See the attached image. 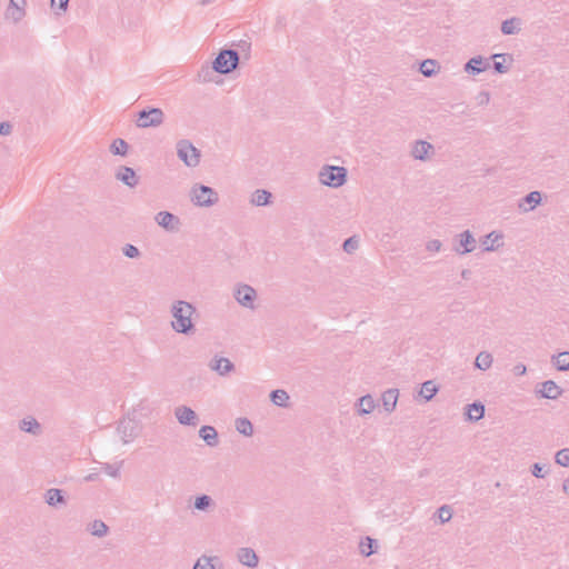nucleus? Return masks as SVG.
<instances>
[{"label": "nucleus", "instance_id": "obj_1", "mask_svg": "<svg viewBox=\"0 0 569 569\" xmlns=\"http://www.w3.org/2000/svg\"><path fill=\"white\" fill-rule=\"evenodd\" d=\"M197 313L196 307L186 300H176L170 307L172 317L171 328L174 332L191 336L196 331L193 316Z\"/></svg>", "mask_w": 569, "mask_h": 569}, {"label": "nucleus", "instance_id": "obj_2", "mask_svg": "<svg viewBox=\"0 0 569 569\" xmlns=\"http://www.w3.org/2000/svg\"><path fill=\"white\" fill-rule=\"evenodd\" d=\"M321 184L330 188H339L347 181L348 171L345 167L325 164L318 173Z\"/></svg>", "mask_w": 569, "mask_h": 569}, {"label": "nucleus", "instance_id": "obj_3", "mask_svg": "<svg viewBox=\"0 0 569 569\" xmlns=\"http://www.w3.org/2000/svg\"><path fill=\"white\" fill-rule=\"evenodd\" d=\"M190 200L197 207H212L218 203L219 194L211 187L196 183L190 189Z\"/></svg>", "mask_w": 569, "mask_h": 569}, {"label": "nucleus", "instance_id": "obj_4", "mask_svg": "<svg viewBox=\"0 0 569 569\" xmlns=\"http://www.w3.org/2000/svg\"><path fill=\"white\" fill-rule=\"evenodd\" d=\"M239 64V53L233 49L221 50L212 62V68L220 74L232 72Z\"/></svg>", "mask_w": 569, "mask_h": 569}, {"label": "nucleus", "instance_id": "obj_5", "mask_svg": "<svg viewBox=\"0 0 569 569\" xmlns=\"http://www.w3.org/2000/svg\"><path fill=\"white\" fill-rule=\"evenodd\" d=\"M177 156L187 167L194 168L200 163V150L187 139L177 142Z\"/></svg>", "mask_w": 569, "mask_h": 569}, {"label": "nucleus", "instance_id": "obj_6", "mask_svg": "<svg viewBox=\"0 0 569 569\" xmlns=\"http://www.w3.org/2000/svg\"><path fill=\"white\" fill-rule=\"evenodd\" d=\"M164 113L160 108L143 109L137 113L136 126L138 128H156L163 123Z\"/></svg>", "mask_w": 569, "mask_h": 569}, {"label": "nucleus", "instance_id": "obj_7", "mask_svg": "<svg viewBox=\"0 0 569 569\" xmlns=\"http://www.w3.org/2000/svg\"><path fill=\"white\" fill-rule=\"evenodd\" d=\"M233 298L243 308L253 310L257 300V291L253 287L246 283H238L233 289Z\"/></svg>", "mask_w": 569, "mask_h": 569}, {"label": "nucleus", "instance_id": "obj_8", "mask_svg": "<svg viewBox=\"0 0 569 569\" xmlns=\"http://www.w3.org/2000/svg\"><path fill=\"white\" fill-rule=\"evenodd\" d=\"M27 0H9L4 11V19L17 24L23 20L27 14Z\"/></svg>", "mask_w": 569, "mask_h": 569}, {"label": "nucleus", "instance_id": "obj_9", "mask_svg": "<svg viewBox=\"0 0 569 569\" xmlns=\"http://www.w3.org/2000/svg\"><path fill=\"white\" fill-rule=\"evenodd\" d=\"M410 154L415 160L428 161L435 154V147L430 142L419 139L412 142Z\"/></svg>", "mask_w": 569, "mask_h": 569}, {"label": "nucleus", "instance_id": "obj_10", "mask_svg": "<svg viewBox=\"0 0 569 569\" xmlns=\"http://www.w3.org/2000/svg\"><path fill=\"white\" fill-rule=\"evenodd\" d=\"M457 244L453 246V251L458 254L470 253L476 249L477 241L469 230L456 236Z\"/></svg>", "mask_w": 569, "mask_h": 569}, {"label": "nucleus", "instance_id": "obj_11", "mask_svg": "<svg viewBox=\"0 0 569 569\" xmlns=\"http://www.w3.org/2000/svg\"><path fill=\"white\" fill-rule=\"evenodd\" d=\"M154 220L161 228L169 232H177L181 224L179 217L169 211H159L154 216Z\"/></svg>", "mask_w": 569, "mask_h": 569}, {"label": "nucleus", "instance_id": "obj_12", "mask_svg": "<svg viewBox=\"0 0 569 569\" xmlns=\"http://www.w3.org/2000/svg\"><path fill=\"white\" fill-rule=\"evenodd\" d=\"M174 417L182 426L196 427L199 423V418L194 410L188 406H178L174 409Z\"/></svg>", "mask_w": 569, "mask_h": 569}, {"label": "nucleus", "instance_id": "obj_13", "mask_svg": "<svg viewBox=\"0 0 569 569\" xmlns=\"http://www.w3.org/2000/svg\"><path fill=\"white\" fill-rule=\"evenodd\" d=\"M490 68V62L488 59L482 58L481 56H477L467 61L463 67L465 72L476 76L486 71Z\"/></svg>", "mask_w": 569, "mask_h": 569}, {"label": "nucleus", "instance_id": "obj_14", "mask_svg": "<svg viewBox=\"0 0 569 569\" xmlns=\"http://www.w3.org/2000/svg\"><path fill=\"white\" fill-rule=\"evenodd\" d=\"M541 200V192L531 191L519 201L518 208L521 212H529L540 204Z\"/></svg>", "mask_w": 569, "mask_h": 569}, {"label": "nucleus", "instance_id": "obj_15", "mask_svg": "<svg viewBox=\"0 0 569 569\" xmlns=\"http://www.w3.org/2000/svg\"><path fill=\"white\" fill-rule=\"evenodd\" d=\"M237 558L240 563L249 568H256L259 563V558L252 548L242 547L238 549Z\"/></svg>", "mask_w": 569, "mask_h": 569}, {"label": "nucleus", "instance_id": "obj_16", "mask_svg": "<svg viewBox=\"0 0 569 569\" xmlns=\"http://www.w3.org/2000/svg\"><path fill=\"white\" fill-rule=\"evenodd\" d=\"M116 178L130 188L136 187L139 182L136 171L126 166L119 168Z\"/></svg>", "mask_w": 569, "mask_h": 569}, {"label": "nucleus", "instance_id": "obj_17", "mask_svg": "<svg viewBox=\"0 0 569 569\" xmlns=\"http://www.w3.org/2000/svg\"><path fill=\"white\" fill-rule=\"evenodd\" d=\"M502 233L492 231L487 236L482 237L480 242L483 247V251H495L502 246L501 242Z\"/></svg>", "mask_w": 569, "mask_h": 569}, {"label": "nucleus", "instance_id": "obj_18", "mask_svg": "<svg viewBox=\"0 0 569 569\" xmlns=\"http://www.w3.org/2000/svg\"><path fill=\"white\" fill-rule=\"evenodd\" d=\"M209 367L211 370L217 371L220 376H226L234 369V365L227 358H213Z\"/></svg>", "mask_w": 569, "mask_h": 569}, {"label": "nucleus", "instance_id": "obj_19", "mask_svg": "<svg viewBox=\"0 0 569 569\" xmlns=\"http://www.w3.org/2000/svg\"><path fill=\"white\" fill-rule=\"evenodd\" d=\"M539 393L542 398L553 400L561 396L562 390L555 381L547 380L541 383V389L539 390Z\"/></svg>", "mask_w": 569, "mask_h": 569}, {"label": "nucleus", "instance_id": "obj_20", "mask_svg": "<svg viewBox=\"0 0 569 569\" xmlns=\"http://www.w3.org/2000/svg\"><path fill=\"white\" fill-rule=\"evenodd\" d=\"M44 501L50 507L63 506L67 502L63 491L57 488H51L46 491Z\"/></svg>", "mask_w": 569, "mask_h": 569}, {"label": "nucleus", "instance_id": "obj_21", "mask_svg": "<svg viewBox=\"0 0 569 569\" xmlns=\"http://www.w3.org/2000/svg\"><path fill=\"white\" fill-rule=\"evenodd\" d=\"M398 397H399V390L395 389V388L388 389L382 393V397H381L382 405H383V409L387 412L390 413L396 409Z\"/></svg>", "mask_w": 569, "mask_h": 569}, {"label": "nucleus", "instance_id": "obj_22", "mask_svg": "<svg viewBox=\"0 0 569 569\" xmlns=\"http://www.w3.org/2000/svg\"><path fill=\"white\" fill-rule=\"evenodd\" d=\"M356 406L360 416L369 415L375 410L376 401L371 395H366L358 399Z\"/></svg>", "mask_w": 569, "mask_h": 569}, {"label": "nucleus", "instance_id": "obj_23", "mask_svg": "<svg viewBox=\"0 0 569 569\" xmlns=\"http://www.w3.org/2000/svg\"><path fill=\"white\" fill-rule=\"evenodd\" d=\"M200 438L210 447H216L219 443L218 432L211 426H203L199 430Z\"/></svg>", "mask_w": 569, "mask_h": 569}, {"label": "nucleus", "instance_id": "obj_24", "mask_svg": "<svg viewBox=\"0 0 569 569\" xmlns=\"http://www.w3.org/2000/svg\"><path fill=\"white\" fill-rule=\"evenodd\" d=\"M123 443L130 442L134 437V427L131 421H121L117 428Z\"/></svg>", "mask_w": 569, "mask_h": 569}, {"label": "nucleus", "instance_id": "obj_25", "mask_svg": "<svg viewBox=\"0 0 569 569\" xmlns=\"http://www.w3.org/2000/svg\"><path fill=\"white\" fill-rule=\"evenodd\" d=\"M271 192L258 189L252 193L250 202L257 207L267 206L271 202Z\"/></svg>", "mask_w": 569, "mask_h": 569}, {"label": "nucleus", "instance_id": "obj_26", "mask_svg": "<svg viewBox=\"0 0 569 569\" xmlns=\"http://www.w3.org/2000/svg\"><path fill=\"white\" fill-rule=\"evenodd\" d=\"M419 70L425 77L430 78L440 70V66L433 59H426L420 63Z\"/></svg>", "mask_w": 569, "mask_h": 569}, {"label": "nucleus", "instance_id": "obj_27", "mask_svg": "<svg viewBox=\"0 0 569 569\" xmlns=\"http://www.w3.org/2000/svg\"><path fill=\"white\" fill-rule=\"evenodd\" d=\"M289 399L288 392L283 389H277L270 393V400L278 407L287 408L289 406Z\"/></svg>", "mask_w": 569, "mask_h": 569}, {"label": "nucleus", "instance_id": "obj_28", "mask_svg": "<svg viewBox=\"0 0 569 569\" xmlns=\"http://www.w3.org/2000/svg\"><path fill=\"white\" fill-rule=\"evenodd\" d=\"M492 361H493V358L490 352L481 351L476 357L475 367L479 370L486 371L491 367Z\"/></svg>", "mask_w": 569, "mask_h": 569}, {"label": "nucleus", "instance_id": "obj_29", "mask_svg": "<svg viewBox=\"0 0 569 569\" xmlns=\"http://www.w3.org/2000/svg\"><path fill=\"white\" fill-rule=\"evenodd\" d=\"M467 416L470 421H478L485 416V406L481 402H473L467 406Z\"/></svg>", "mask_w": 569, "mask_h": 569}, {"label": "nucleus", "instance_id": "obj_30", "mask_svg": "<svg viewBox=\"0 0 569 569\" xmlns=\"http://www.w3.org/2000/svg\"><path fill=\"white\" fill-rule=\"evenodd\" d=\"M20 429L31 435H39L41 426L34 418H24L20 421Z\"/></svg>", "mask_w": 569, "mask_h": 569}, {"label": "nucleus", "instance_id": "obj_31", "mask_svg": "<svg viewBox=\"0 0 569 569\" xmlns=\"http://www.w3.org/2000/svg\"><path fill=\"white\" fill-rule=\"evenodd\" d=\"M552 362L559 371L569 370V351L559 352L552 357Z\"/></svg>", "mask_w": 569, "mask_h": 569}, {"label": "nucleus", "instance_id": "obj_32", "mask_svg": "<svg viewBox=\"0 0 569 569\" xmlns=\"http://www.w3.org/2000/svg\"><path fill=\"white\" fill-rule=\"evenodd\" d=\"M214 562H219L218 557L201 556L196 561L193 569H217Z\"/></svg>", "mask_w": 569, "mask_h": 569}, {"label": "nucleus", "instance_id": "obj_33", "mask_svg": "<svg viewBox=\"0 0 569 569\" xmlns=\"http://www.w3.org/2000/svg\"><path fill=\"white\" fill-rule=\"evenodd\" d=\"M359 548H360V552L368 557L372 553L376 552L377 550V540L370 538V537H366L365 539H362L360 541V545H359Z\"/></svg>", "mask_w": 569, "mask_h": 569}, {"label": "nucleus", "instance_id": "obj_34", "mask_svg": "<svg viewBox=\"0 0 569 569\" xmlns=\"http://www.w3.org/2000/svg\"><path fill=\"white\" fill-rule=\"evenodd\" d=\"M236 429L246 437H250L253 433V426L247 418H238L236 420Z\"/></svg>", "mask_w": 569, "mask_h": 569}, {"label": "nucleus", "instance_id": "obj_35", "mask_svg": "<svg viewBox=\"0 0 569 569\" xmlns=\"http://www.w3.org/2000/svg\"><path fill=\"white\" fill-rule=\"evenodd\" d=\"M437 391L438 388L435 382L428 380L422 383L420 395L426 399V401H430L436 396Z\"/></svg>", "mask_w": 569, "mask_h": 569}, {"label": "nucleus", "instance_id": "obj_36", "mask_svg": "<svg viewBox=\"0 0 569 569\" xmlns=\"http://www.w3.org/2000/svg\"><path fill=\"white\" fill-rule=\"evenodd\" d=\"M129 149V144L121 138L113 140L110 146V152L116 156H126Z\"/></svg>", "mask_w": 569, "mask_h": 569}, {"label": "nucleus", "instance_id": "obj_37", "mask_svg": "<svg viewBox=\"0 0 569 569\" xmlns=\"http://www.w3.org/2000/svg\"><path fill=\"white\" fill-rule=\"evenodd\" d=\"M212 506H213V500L208 495L198 496L194 499V503H193L194 509H197L199 511H207Z\"/></svg>", "mask_w": 569, "mask_h": 569}, {"label": "nucleus", "instance_id": "obj_38", "mask_svg": "<svg viewBox=\"0 0 569 569\" xmlns=\"http://www.w3.org/2000/svg\"><path fill=\"white\" fill-rule=\"evenodd\" d=\"M108 526L102 520H94L90 525V532L92 536L102 538L108 533Z\"/></svg>", "mask_w": 569, "mask_h": 569}, {"label": "nucleus", "instance_id": "obj_39", "mask_svg": "<svg viewBox=\"0 0 569 569\" xmlns=\"http://www.w3.org/2000/svg\"><path fill=\"white\" fill-rule=\"evenodd\" d=\"M122 462L118 465L101 463V470L112 478H119Z\"/></svg>", "mask_w": 569, "mask_h": 569}, {"label": "nucleus", "instance_id": "obj_40", "mask_svg": "<svg viewBox=\"0 0 569 569\" xmlns=\"http://www.w3.org/2000/svg\"><path fill=\"white\" fill-rule=\"evenodd\" d=\"M343 251L352 253L359 248V239L356 236L349 237L343 241Z\"/></svg>", "mask_w": 569, "mask_h": 569}, {"label": "nucleus", "instance_id": "obj_41", "mask_svg": "<svg viewBox=\"0 0 569 569\" xmlns=\"http://www.w3.org/2000/svg\"><path fill=\"white\" fill-rule=\"evenodd\" d=\"M518 23V19L516 18H511V19H508V20H505L501 24V32L503 34H513L516 33V30H517V24Z\"/></svg>", "mask_w": 569, "mask_h": 569}, {"label": "nucleus", "instance_id": "obj_42", "mask_svg": "<svg viewBox=\"0 0 569 569\" xmlns=\"http://www.w3.org/2000/svg\"><path fill=\"white\" fill-rule=\"evenodd\" d=\"M556 463L568 467L569 466V448L559 450L555 456Z\"/></svg>", "mask_w": 569, "mask_h": 569}, {"label": "nucleus", "instance_id": "obj_43", "mask_svg": "<svg viewBox=\"0 0 569 569\" xmlns=\"http://www.w3.org/2000/svg\"><path fill=\"white\" fill-rule=\"evenodd\" d=\"M438 517L441 523L448 522L452 517V509L448 505H443L438 509Z\"/></svg>", "mask_w": 569, "mask_h": 569}, {"label": "nucleus", "instance_id": "obj_44", "mask_svg": "<svg viewBox=\"0 0 569 569\" xmlns=\"http://www.w3.org/2000/svg\"><path fill=\"white\" fill-rule=\"evenodd\" d=\"M122 253L130 259L139 258L141 254L140 250L131 243H127L122 247Z\"/></svg>", "mask_w": 569, "mask_h": 569}, {"label": "nucleus", "instance_id": "obj_45", "mask_svg": "<svg viewBox=\"0 0 569 569\" xmlns=\"http://www.w3.org/2000/svg\"><path fill=\"white\" fill-rule=\"evenodd\" d=\"M543 469H545L543 466H541L540 463L536 462V463H533L531 466V473L536 478H545L547 476L548 471H545Z\"/></svg>", "mask_w": 569, "mask_h": 569}, {"label": "nucleus", "instance_id": "obj_46", "mask_svg": "<svg viewBox=\"0 0 569 569\" xmlns=\"http://www.w3.org/2000/svg\"><path fill=\"white\" fill-rule=\"evenodd\" d=\"M442 247V243L440 240H437V239H433V240H430L428 241L426 248L428 251H431V252H438L440 251Z\"/></svg>", "mask_w": 569, "mask_h": 569}, {"label": "nucleus", "instance_id": "obj_47", "mask_svg": "<svg viewBox=\"0 0 569 569\" xmlns=\"http://www.w3.org/2000/svg\"><path fill=\"white\" fill-rule=\"evenodd\" d=\"M477 101H478V104L479 106H486L489 103L490 101V94L488 91H481L478 97H477Z\"/></svg>", "mask_w": 569, "mask_h": 569}, {"label": "nucleus", "instance_id": "obj_48", "mask_svg": "<svg viewBox=\"0 0 569 569\" xmlns=\"http://www.w3.org/2000/svg\"><path fill=\"white\" fill-rule=\"evenodd\" d=\"M12 131V126L10 122L3 121L0 123V134L8 136Z\"/></svg>", "mask_w": 569, "mask_h": 569}, {"label": "nucleus", "instance_id": "obj_49", "mask_svg": "<svg viewBox=\"0 0 569 569\" xmlns=\"http://www.w3.org/2000/svg\"><path fill=\"white\" fill-rule=\"evenodd\" d=\"M69 0H51V7L54 8L58 6V8L62 11H66L68 9Z\"/></svg>", "mask_w": 569, "mask_h": 569}, {"label": "nucleus", "instance_id": "obj_50", "mask_svg": "<svg viewBox=\"0 0 569 569\" xmlns=\"http://www.w3.org/2000/svg\"><path fill=\"white\" fill-rule=\"evenodd\" d=\"M493 69L498 73H506L508 71V68L502 62L499 61L493 62Z\"/></svg>", "mask_w": 569, "mask_h": 569}, {"label": "nucleus", "instance_id": "obj_51", "mask_svg": "<svg viewBox=\"0 0 569 569\" xmlns=\"http://www.w3.org/2000/svg\"><path fill=\"white\" fill-rule=\"evenodd\" d=\"M526 370H527V369H526V366H525V365H522V363H519V365H517V366L515 367V372H516V375H518V376H522V375H525V373H526Z\"/></svg>", "mask_w": 569, "mask_h": 569}, {"label": "nucleus", "instance_id": "obj_52", "mask_svg": "<svg viewBox=\"0 0 569 569\" xmlns=\"http://www.w3.org/2000/svg\"><path fill=\"white\" fill-rule=\"evenodd\" d=\"M98 472H91L84 477V481H96L98 479Z\"/></svg>", "mask_w": 569, "mask_h": 569}, {"label": "nucleus", "instance_id": "obj_53", "mask_svg": "<svg viewBox=\"0 0 569 569\" xmlns=\"http://www.w3.org/2000/svg\"><path fill=\"white\" fill-rule=\"evenodd\" d=\"M562 490H563L565 492H569V478H568V479H566V480L563 481V483H562Z\"/></svg>", "mask_w": 569, "mask_h": 569}, {"label": "nucleus", "instance_id": "obj_54", "mask_svg": "<svg viewBox=\"0 0 569 569\" xmlns=\"http://www.w3.org/2000/svg\"><path fill=\"white\" fill-rule=\"evenodd\" d=\"M469 276H470V270H468V269L462 270V272H461V277H462L463 279H468V278H469Z\"/></svg>", "mask_w": 569, "mask_h": 569}, {"label": "nucleus", "instance_id": "obj_55", "mask_svg": "<svg viewBox=\"0 0 569 569\" xmlns=\"http://www.w3.org/2000/svg\"><path fill=\"white\" fill-rule=\"evenodd\" d=\"M506 54L503 53H498V54H493L491 58L492 59H497V58H503L505 59Z\"/></svg>", "mask_w": 569, "mask_h": 569}]
</instances>
